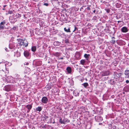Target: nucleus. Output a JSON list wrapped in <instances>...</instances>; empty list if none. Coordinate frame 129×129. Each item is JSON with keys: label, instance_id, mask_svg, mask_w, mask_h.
<instances>
[{"label": "nucleus", "instance_id": "1", "mask_svg": "<svg viewBox=\"0 0 129 129\" xmlns=\"http://www.w3.org/2000/svg\"><path fill=\"white\" fill-rule=\"evenodd\" d=\"M122 73H121L118 72H115L113 74L114 78L116 79L119 80L121 81H123L124 79V78L121 77Z\"/></svg>", "mask_w": 129, "mask_h": 129}, {"label": "nucleus", "instance_id": "2", "mask_svg": "<svg viewBox=\"0 0 129 129\" xmlns=\"http://www.w3.org/2000/svg\"><path fill=\"white\" fill-rule=\"evenodd\" d=\"M60 19L61 20L64 21L65 23H67L68 22L67 20V18H66V16L63 14L61 15Z\"/></svg>", "mask_w": 129, "mask_h": 129}, {"label": "nucleus", "instance_id": "3", "mask_svg": "<svg viewBox=\"0 0 129 129\" xmlns=\"http://www.w3.org/2000/svg\"><path fill=\"white\" fill-rule=\"evenodd\" d=\"M12 86V85H7L4 88V89L7 91H9L11 90V88Z\"/></svg>", "mask_w": 129, "mask_h": 129}, {"label": "nucleus", "instance_id": "4", "mask_svg": "<svg viewBox=\"0 0 129 129\" xmlns=\"http://www.w3.org/2000/svg\"><path fill=\"white\" fill-rule=\"evenodd\" d=\"M95 120L98 122H101L103 120L102 117L99 115L95 116Z\"/></svg>", "mask_w": 129, "mask_h": 129}, {"label": "nucleus", "instance_id": "5", "mask_svg": "<svg viewBox=\"0 0 129 129\" xmlns=\"http://www.w3.org/2000/svg\"><path fill=\"white\" fill-rule=\"evenodd\" d=\"M17 41L18 42V44H19V46H21L23 45V41L24 40L20 38L18 39L17 40Z\"/></svg>", "mask_w": 129, "mask_h": 129}, {"label": "nucleus", "instance_id": "6", "mask_svg": "<svg viewBox=\"0 0 129 129\" xmlns=\"http://www.w3.org/2000/svg\"><path fill=\"white\" fill-rule=\"evenodd\" d=\"M75 56L77 60H79L81 58V56L80 53L79 52H76Z\"/></svg>", "mask_w": 129, "mask_h": 129}, {"label": "nucleus", "instance_id": "7", "mask_svg": "<svg viewBox=\"0 0 129 129\" xmlns=\"http://www.w3.org/2000/svg\"><path fill=\"white\" fill-rule=\"evenodd\" d=\"M42 102L44 104H46L48 101V99L46 96H44L42 97Z\"/></svg>", "mask_w": 129, "mask_h": 129}, {"label": "nucleus", "instance_id": "8", "mask_svg": "<svg viewBox=\"0 0 129 129\" xmlns=\"http://www.w3.org/2000/svg\"><path fill=\"white\" fill-rule=\"evenodd\" d=\"M24 56L26 58H29V57L30 55V53L29 52L27 51H25L24 52Z\"/></svg>", "mask_w": 129, "mask_h": 129}, {"label": "nucleus", "instance_id": "9", "mask_svg": "<svg viewBox=\"0 0 129 129\" xmlns=\"http://www.w3.org/2000/svg\"><path fill=\"white\" fill-rule=\"evenodd\" d=\"M12 77L11 76H8L6 79V82L7 83H12Z\"/></svg>", "mask_w": 129, "mask_h": 129}, {"label": "nucleus", "instance_id": "10", "mask_svg": "<svg viewBox=\"0 0 129 129\" xmlns=\"http://www.w3.org/2000/svg\"><path fill=\"white\" fill-rule=\"evenodd\" d=\"M124 75L127 76V77L129 78V70L126 69L124 72Z\"/></svg>", "mask_w": 129, "mask_h": 129}, {"label": "nucleus", "instance_id": "11", "mask_svg": "<svg viewBox=\"0 0 129 129\" xmlns=\"http://www.w3.org/2000/svg\"><path fill=\"white\" fill-rule=\"evenodd\" d=\"M128 31L127 28L125 26L122 27L121 29V31L123 33H126Z\"/></svg>", "mask_w": 129, "mask_h": 129}, {"label": "nucleus", "instance_id": "12", "mask_svg": "<svg viewBox=\"0 0 129 129\" xmlns=\"http://www.w3.org/2000/svg\"><path fill=\"white\" fill-rule=\"evenodd\" d=\"M10 22L12 23H14L17 21L16 18H9Z\"/></svg>", "mask_w": 129, "mask_h": 129}, {"label": "nucleus", "instance_id": "13", "mask_svg": "<svg viewBox=\"0 0 129 129\" xmlns=\"http://www.w3.org/2000/svg\"><path fill=\"white\" fill-rule=\"evenodd\" d=\"M64 31L67 33H70L71 32L70 28V27L69 28L68 27H64Z\"/></svg>", "mask_w": 129, "mask_h": 129}, {"label": "nucleus", "instance_id": "14", "mask_svg": "<svg viewBox=\"0 0 129 129\" xmlns=\"http://www.w3.org/2000/svg\"><path fill=\"white\" fill-rule=\"evenodd\" d=\"M118 44L120 45H124L125 44V43L123 41L120 40L118 42Z\"/></svg>", "mask_w": 129, "mask_h": 129}, {"label": "nucleus", "instance_id": "15", "mask_svg": "<svg viewBox=\"0 0 129 129\" xmlns=\"http://www.w3.org/2000/svg\"><path fill=\"white\" fill-rule=\"evenodd\" d=\"M82 85L85 88H88L89 86L88 83L87 82H85L82 84Z\"/></svg>", "mask_w": 129, "mask_h": 129}, {"label": "nucleus", "instance_id": "16", "mask_svg": "<svg viewBox=\"0 0 129 129\" xmlns=\"http://www.w3.org/2000/svg\"><path fill=\"white\" fill-rule=\"evenodd\" d=\"M66 70L68 73H71V68L70 67H68L66 68Z\"/></svg>", "mask_w": 129, "mask_h": 129}, {"label": "nucleus", "instance_id": "17", "mask_svg": "<svg viewBox=\"0 0 129 129\" xmlns=\"http://www.w3.org/2000/svg\"><path fill=\"white\" fill-rule=\"evenodd\" d=\"M74 95L76 96H78L79 95V92L76 91L74 90L73 91Z\"/></svg>", "mask_w": 129, "mask_h": 129}, {"label": "nucleus", "instance_id": "18", "mask_svg": "<svg viewBox=\"0 0 129 129\" xmlns=\"http://www.w3.org/2000/svg\"><path fill=\"white\" fill-rule=\"evenodd\" d=\"M90 56V55L89 54H84V57L87 60H88L89 57Z\"/></svg>", "mask_w": 129, "mask_h": 129}, {"label": "nucleus", "instance_id": "19", "mask_svg": "<svg viewBox=\"0 0 129 129\" xmlns=\"http://www.w3.org/2000/svg\"><path fill=\"white\" fill-rule=\"evenodd\" d=\"M61 43L58 41H55L54 42V45L55 46H58L60 45Z\"/></svg>", "mask_w": 129, "mask_h": 129}, {"label": "nucleus", "instance_id": "20", "mask_svg": "<svg viewBox=\"0 0 129 129\" xmlns=\"http://www.w3.org/2000/svg\"><path fill=\"white\" fill-rule=\"evenodd\" d=\"M26 108H27L28 110H30L32 107V105H28L26 106Z\"/></svg>", "mask_w": 129, "mask_h": 129}, {"label": "nucleus", "instance_id": "21", "mask_svg": "<svg viewBox=\"0 0 129 129\" xmlns=\"http://www.w3.org/2000/svg\"><path fill=\"white\" fill-rule=\"evenodd\" d=\"M42 109V108L41 106H39L36 108V110L37 111H41Z\"/></svg>", "mask_w": 129, "mask_h": 129}, {"label": "nucleus", "instance_id": "22", "mask_svg": "<svg viewBox=\"0 0 129 129\" xmlns=\"http://www.w3.org/2000/svg\"><path fill=\"white\" fill-rule=\"evenodd\" d=\"M36 50V47L35 46H32L31 48V51L33 52H35Z\"/></svg>", "mask_w": 129, "mask_h": 129}, {"label": "nucleus", "instance_id": "23", "mask_svg": "<svg viewBox=\"0 0 129 129\" xmlns=\"http://www.w3.org/2000/svg\"><path fill=\"white\" fill-rule=\"evenodd\" d=\"M86 61L85 59H82L80 60V63L83 65H84L85 64Z\"/></svg>", "mask_w": 129, "mask_h": 129}, {"label": "nucleus", "instance_id": "24", "mask_svg": "<svg viewBox=\"0 0 129 129\" xmlns=\"http://www.w3.org/2000/svg\"><path fill=\"white\" fill-rule=\"evenodd\" d=\"M18 27L17 26H15L13 27L11 29V30H13L14 31H17L18 29Z\"/></svg>", "mask_w": 129, "mask_h": 129}, {"label": "nucleus", "instance_id": "25", "mask_svg": "<svg viewBox=\"0 0 129 129\" xmlns=\"http://www.w3.org/2000/svg\"><path fill=\"white\" fill-rule=\"evenodd\" d=\"M59 122L61 124H64L65 123V122L63 120V119L62 120V118H61L59 120Z\"/></svg>", "mask_w": 129, "mask_h": 129}, {"label": "nucleus", "instance_id": "26", "mask_svg": "<svg viewBox=\"0 0 129 129\" xmlns=\"http://www.w3.org/2000/svg\"><path fill=\"white\" fill-rule=\"evenodd\" d=\"M115 38L114 37H112V40H111V43L113 44H114L115 43V40L114 39Z\"/></svg>", "mask_w": 129, "mask_h": 129}, {"label": "nucleus", "instance_id": "27", "mask_svg": "<svg viewBox=\"0 0 129 129\" xmlns=\"http://www.w3.org/2000/svg\"><path fill=\"white\" fill-rule=\"evenodd\" d=\"M26 42H24V41H23V45H22L24 46H25V47H26L28 46V42L27 41H26Z\"/></svg>", "mask_w": 129, "mask_h": 129}, {"label": "nucleus", "instance_id": "28", "mask_svg": "<svg viewBox=\"0 0 129 129\" xmlns=\"http://www.w3.org/2000/svg\"><path fill=\"white\" fill-rule=\"evenodd\" d=\"M24 79L25 80H26L28 81L30 80V79L29 77H28V76L26 75H25L24 77Z\"/></svg>", "mask_w": 129, "mask_h": 129}, {"label": "nucleus", "instance_id": "29", "mask_svg": "<svg viewBox=\"0 0 129 129\" xmlns=\"http://www.w3.org/2000/svg\"><path fill=\"white\" fill-rule=\"evenodd\" d=\"M110 83L111 84L113 85L115 84V82L113 79H111L110 80Z\"/></svg>", "mask_w": 129, "mask_h": 129}, {"label": "nucleus", "instance_id": "30", "mask_svg": "<svg viewBox=\"0 0 129 129\" xmlns=\"http://www.w3.org/2000/svg\"><path fill=\"white\" fill-rule=\"evenodd\" d=\"M16 18H20L21 16V14H19L18 13H17L16 14Z\"/></svg>", "mask_w": 129, "mask_h": 129}, {"label": "nucleus", "instance_id": "31", "mask_svg": "<svg viewBox=\"0 0 129 129\" xmlns=\"http://www.w3.org/2000/svg\"><path fill=\"white\" fill-rule=\"evenodd\" d=\"M49 118V117L48 116H46L44 115L43 118H44L43 120H46V119H48Z\"/></svg>", "mask_w": 129, "mask_h": 129}, {"label": "nucleus", "instance_id": "32", "mask_svg": "<svg viewBox=\"0 0 129 129\" xmlns=\"http://www.w3.org/2000/svg\"><path fill=\"white\" fill-rule=\"evenodd\" d=\"M63 120L65 122V123L66 122H70V120L67 118H64L63 119Z\"/></svg>", "mask_w": 129, "mask_h": 129}, {"label": "nucleus", "instance_id": "33", "mask_svg": "<svg viewBox=\"0 0 129 129\" xmlns=\"http://www.w3.org/2000/svg\"><path fill=\"white\" fill-rule=\"evenodd\" d=\"M60 55V53H59L58 52H56L54 53V55L56 56H59Z\"/></svg>", "mask_w": 129, "mask_h": 129}, {"label": "nucleus", "instance_id": "34", "mask_svg": "<svg viewBox=\"0 0 129 129\" xmlns=\"http://www.w3.org/2000/svg\"><path fill=\"white\" fill-rule=\"evenodd\" d=\"M13 11H11V10L9 11L8 12V13H7L6 14L7 15V14H13Z\"/></svg>", "mask_w": 129, "mask_h": 129}, {"label": "nucleus", "instance_id": "35", "mask_svg": "<svg viewBox=\"0 0 129 129\" xmlns=\"http://www.w3.org/2000/svg\"><path fill=\"white\" fill-rule=\"evenodd\" d=\"M112 129H119L116 126L113 125L112 126Z\"/></svg>", "mask_w": 129, "mask_h": 129}, {"label": "nucleus", "instance_id": "36", "mask_svg": "<svg viewBox=\"0 0 129 129\" xmlns=\"http://www.w3.org/2000/svg\"><path fill=\"white\" fill-rule=\"evenodd\" d=\"M104 76H107L109 75V71H107L104 73Z\"/></svg>", "mask_w": 129, "mask_h": 129}, {"label": "nucleus", "instance_id": "37", "mask_svg": "<svg viewBox=\"0 0 129 129\" xmlns=\"http://www.w3.org/2000/svg\"><path fill=\"white\" fill-rule=\"evenodd\" d=\"M6 23V22L5 21H3L1 22V23H0V24L4 26Z\"/></svg>", "mask_w": 129, "mask_h": 129}, {"label": "nucleus", "instance_id": "38", "mask_svg": "<svg viewBox=\"0 0 129 129\" xmlns=\"http://www.w3.org/2000/svg\"><path fill=\"white\" fill-rule=\"evenodd\" d=\"M74 30H73V32L76 31V30L78 31V28L76 27V26L75 25H74Z\"/></svg>", "mask_w": 129, "mask_h": 129}, {"label": "nucleus", "instance_id": "39", "mask_svg": "<svg viewBox=\"0 0 129 129\" xmlns=\"http://www.w3.org/2000/svg\"><path fill=\"white\" fill-rule=\"evenodd\" d=\"M4 27L3 25H1L0 24V29H4Z\"/></svg>", "mask_w": 129, "mask_h": 129}, {"label": "nucleus", "instance_id": "40", "mask_svg": "<svg viewBox=\"0 0 129 129\" xmlns=\"http://www.w3.org/2000/svg\"><path fill=\"white\" fill-rule=\"evenodd\" d=\"M97 19V17L96 16H94L93 18L92 19L93 20H96Z\"/></svg>", "mask_w": 129, "mask_h": 129}, {"label": "nucleus", "instance_id": "41", "mask_svg": "<svg viewBox=\"0 0 129 129\" xmlns=\"http://www.w3.org/2000/svg\"><path fill=\"white\" fill-rule=\"evenodd\" d=\"M65 42L66 43H69V41L68 39H66L65 40Z\"/></svg>", "mask_w": 129, "mask_h": 129}, {"label": "nucleus", "instance_id": "42", "mask_svg": "<svg viewBox=\"0 0 129 129\" xmlns=\"http://www.w3.org/2000/svg\"><path fill=\"white\" fill-rule=\"evenodd\" d=\"M88 88H89V89H88V90L89 91V92H92V89H91V88H90L89 87H88Z\"/></svg>", "mask_w": 129, "mask_h": 129}, {"label": "nucleus", "instance_id": "43", "mask_svg": "<svg viewBox=\"0 0 129 129\" xmlns=\"http://www.w3.org/2000/svg\"><path fill=\"white\" fill-rule=\"evenodd\" d=\"M125 88L127 90H129V86H126L125 87Z\"/></svg>", "mask_w": 129, "mask_h": 129}, {"label": "nucleus", "instance_id": "44", "mask_svg": "<svg viewBox=\"0 0 129 129\" xmlns=\"http://www.w3.org/2000/svg\"><path fill=\"white\" fill-rule=\"evenodd\" d=\"M106 11L107 12L109 13L110 12V10H109V9H107Z\"/></svg>", "mask_w": 129, "mask_h": 129}, {"label": "nucleus", "instance_id": "45", "mask_svg": "<svg viewBox=\"0 0 129 129\" xmlns=\"http://www.w3.org/2000/svg\"><path fill=\"white\" fill-rule=\"evenodd\" d=\"M43 5L45 6H47L48 5V4L47 3H44L43 4Z\"/></svg>", "mask_w": 129, "mask_h": 129}, {"label": "nucleus", "instance_id": "46", "mask_svg": "<svg viewBox=\"0 0 129 129\" xmlns=\"http://www.w3.org/2000/svg\"><path fill=\"white\" fill-rule=\"evenodd\" d=\"M86 9L88 10H90V8L89 7H88Z\"/></svg>", "mask_w": 129, "mask_h": 129}, {"label": "nucleus", "instance_id": "47", "mask_svg": "<svg viewBox=\"0 0 129 129\" xmlns=\"http://www.w3.org/2000/svg\"><path fill=\"white\" fill-rule=\"evenodd\" d=\"M125 82L126 83L128 84L129 83V80H126Z\"/></svg>", "mask_w": 129, "mask_h": 129}, {"label": "nucleus", "instance_id": "48", "mask_svg": "<svg viewBox=\"0 0 129 129\" xmlns=\"http://www.w3.org/2000/svg\"><path fill=\"white\" fill-rule=\"evenodd\" d=\"M70 99H73V96H72V95H71L70 96Z\"/></svg>", "mask_w": 129, "mask_h": 129}, {"label": "nucleus", "instance_id": "49", "mask_svg": "<svg viewBox=\"0 0 129 129\" xmlns=\"http://www.w3.org/2000/svg\"><path fill=\"white\" fill-rule=\"evenodd\" d=\"M42 128H46V125H44L42 127Z\"/></svg>", "mask_w": 129, "mask_h": 129}, {"label": "nucleus", "instance_id": "50", "mask_svg": "<svg viewBox=\"0 0 129 129\" xmlns=\"http://www.w3.org/2000/svg\"><path fill=\"white\" fill-rule=\"evenodd\" d=\"M74 66H75V67H76L77 69L78 68V65H77L76 64L75 65H74Z\"/></svg>", "mask_w": 129, "mask_h": 129}, {"label": "nucleus", "instance_id": "51", "mask_svg": "<svg viewBox=\"0 0 129 129\" xmlns=\"http://www.w3.org/2000/svg\"><path fill=\"white\" fill-rule=\"evenodd\" d=\"M86 7L85 6H82V7H81V8L80 9L81 10L82 9H83V7Z\"/></svg>", "mask_w": 129, "mask_h": 129}, {"label": "nucleus", "instance_id": "52", "mask_svg": "<svg viewBox=\"0 0 129 129\" xmlns=\"http://www.w3.org/2000/svg\"><path fill=\"white\" fill-rule=\"evenodd\" d=\"M93 13H95L96 12L95 9H94V10L93 11Z\"/></svg>", "mask_w": 129, "mask_h": 129}, {"label": "nucleus", "instance_id": "53", "mask_svg": "<svg viewBox=\"0 0 129 129\" xmlns=\"http://www.w3.org/2000/svg\"><path fill=\"white\" fill-rule=\"evenodd\" d=\"M59 59H63V57H61L60 58H59Z\"/></svg>", "mask_w": 129, "mask_h": 129}, {"label": "nucleus", "instance_id": "54", "mask_svg": "<svg viewBox=\"0 0 129 129\" xmlns=\"http://www.w3.org/2000/svg\"><path fill=\"white\" fill-rule=\"evenodd\" d=\"M114 97V95H112L111 96V98H113Z\"/></svg>", "mask_w": 129, "mask_h": 129}, {"label": "nucleus", "instance_id": "55", "mask_svg": "<svg viewBox=\"0 0 129 129\" xmlns=\"http://www.w3.org/2000/svg\"><path fill=\"white\" fill-rule=\"evenodd\" d=\"M30 110H27V113H28V112L30 111Z\"/></svg>", "mask_w": 129, "mask_h": 129}, {"label": "nucleus", "instance_id": "56", "mask_svg": "<svg viewBox=\"0 0 129 129\" xmlns=\"http://www.w3.org/2000/svg\"><path fill=\"white\" fill-rule=\"evenodd\" d=\"M28 64H29V63L28 62H26V65H28Z\"/></svg>", "mask_w": 129, "mask_h": 129}, {"label": "nucleus", "instance_id": "57", "mask_svg": "<svg viewBox=\"0 0 129 129\" xmlns=\"http://www.w3.org/2000/svg\"><path fill=\"white\" fill-rule=\"evenodd\" d=\"M121 22V21H117V22L118 23H119L120 22Z\"/></svg>", "mask_w": 129, "mask_h": 129}, {"label": "nucleus", "instance_id": "58", "mask_svg": "<svg viewBox=\"0 0 129 129\" xmlns=\"http://www.w3.org/2000/svg\"><path fill=\"white\" fill-rule=\"evenodd\" d=\"M6 6H7V5H4V6H3V7L4 8H5Z\"/></svg>", "mask_w": 129, "mask_h": 129}, {"label": "nucleus", "instance_id": "59", "mask_svg": "<svg viewBox=\"0 0 129 129\" xmlns=\"http://www.w3.org/2000/svg\"><path fill=\"white\" fill-rule=\"evenodd\" d=\"M3 10H5V8H4L3 9Z\"/></svg>", "mask_w": 129, "mask_h": 129}, {"label": "nucleus", "instance_id": "60", "mask_svg": "<svg viewBox=\"0 0 129 129\" xmlns=\"http://www.w3.org/2000/svg\"><path fill=\"white\" fill-rule=\"evenodd\" d=\"M7 48H6L5 49V50H6V51H7Z\"/></svg>", "mask_w": 129, "mask_h": 129}, {"label": "nucleus", "instance_id": "61", "mask_svg": "<svg viewBox=\"0 0 129 129\" xmlns=\"http://www.w3.org/2000/svg\"><path fill=\"white\" fill-rule=\"evenodd\" d=\"M17 37H19V35H18L17 36Z\"/></svg>", "mask_w": 129, "mask_h": 129}, {"label": "nucleus", "instance_id": "62", "mask_svg": "<svg viewBox=\"0 0 129 129\" xmlns=\"http://www.w3.org/2000/svg\"><path fill=\"white\" fill-rule=\"evenodd\" d=\"M4 64V66H5V64Z\"/></svg>", "mask_w": 129, "mask_h": 129}, {"label": "nucleus", "instance_id": "63", "mask_svg": "<svg viewBox=\"0 0 129 129\" xmlns=\"http://www.w3.org/2000/svg\"><path fill=\"white\" fill-rule=\"evenodd\" d=\"M103 100H105V99H104V98H103Z\"/></svg>", "mask_w": 129, "mask_h": 129}, {"label": "nucleus", "instance_id": "64", "mask_svg": "<svg viewBox=\"0 0 129 129\" xmlns=\"http://www.w3.org/2000/svg\"><path fill=\"white\" fill-rule=\"evenodd\" d=\"M97 13H98L97 12L96 13H95V14H97Z\"/></svg>", "mask_w": 129, "mask_h": 129}]
</instances>
